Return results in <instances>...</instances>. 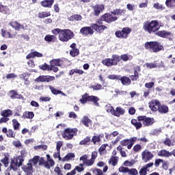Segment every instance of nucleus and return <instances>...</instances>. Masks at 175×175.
<instances>
[{
    "instance_id": "12",
    "label": "nucleus",
    "mask_w": 175,
    "mask_h": 175,
    "mask_svg": "<svg viewBox=\"0 0 175 175\" xmlns=\"http://www.w3.org/2000/svg\"><path fill=\"white\" fill-rule=\"evenodd\" d=\"M22 165H20V161H18V159H17L16 157H14L11 159L10 165L8 167V170H9L10 172L12 170H13V172H17V170H18V167Z\"/></svg>"
},
{
    "instance_id": "61",
    "label": "nucleus",
    "mask_w": 175,
    "mask_h": 175,
    "mask_svg": "<svg viewBox=\"0 0 175 175\" xmlns=\"http://www.w3.org/2000/svg\"><path fill=\"white\" fill-rule=\"evenodd\" d=\"M154 64H156V68H164L165 67V63L163 62H158V61H154Z\"/></svg>"
},
{
    "instance_id": "40",
    "label": "nucleus",
    "mask_w": 175,
    "mask_h": 175,
    "mask_svg": "<svg viewBox=\"0 0 175 175\" xmlns=\"http://www.w3.org/2000/svg\"><path fill=\"white\" fill-rule=\"evenodd\" d=\"M38 68L41 70H47L48 72H51V65H49L46 63L40 65Z\"/></svg>"
},
{
    "instance_id": "30",
    "label": "nucleus",
    "mask_w": 175,
    "mask_h": 175,
    "mask_svg": "<svg viewBox=\"0 0 175 175\" xmlns=\"http://www.w3.org/2000/svg\"><path fill=\"white\" fill-rule=\"evenodd\" d=\"M105 137V134L101 133L99 134L98 135H94L92 138V142H93L94 144H96V143H100V142H102V139Z\"/></svg>"
},
{
    "instance_id": "16",
    "label": "nucleus",
    "mask_w": 175,
    "mask_h": 175,
    "mask_svg": "<svg viewBox=\"0 0 175 175\" xmlns=\"http://www.w3.org/2000/svg\"><path fill=\"white\" fill-rule=\"evenodd\" d=\"M81 124L85 126V128H91L92 126V120L88 116H83L81 120Z\"/></svg>"
},
{
    "instance_id": "63",
    "label": "nucleus",
    "mask_w": 175,
    "mask_h": 175,
    "mask_svg": "<svg viewBox=\"0 0 175 175\" xmlns=\"http://www.w3.org/2000/svg\"><path fill=\"white\" fill-rule=\"evenodd\" d=\"M40 148L46 151L47 150V145H38L34 147V150H40Z\"/></svg>"
},
{
    "instance_id": "14",
    "label": "nucleus",
    "mask_w": 175,
    "mask_h": 175,
    "mask_svg": "<svg viewBox=\"0 0 175 175\" xmlns=\"http://www.w3.org/2000/svg\"><path fill=\"white\" fill-rule=\"evenodd\" d=\"M92 8L93 10V16L99 17V14L105 10V5L103 4H96L95 5H92Z\"/></svg>"
},
{
    "instance_id": "47",
    "label": "nucleus",
    "mask_w": 175,
    "mask_h": 175,
    "mask_svg": "<svg viewBox=\"0 0 175 175\" xmlns=\"http://www.w3.org/2000/svg\"><path fill=\"white\" fill-rule=\"evenodd\" d=\"M50 16H51L50 12H42L38 13L39 18H46V17H50Z\"/></svg>"
},
{
    "instance_id": "49",
    "label": "nucleus",
    "mask_w": 175,
    "mask_h": 175,
    "mask_svg": "<svg viewBox=\"0 0 175 175\" xmlns=\"http://www.w3.org/2000/svg\"><path fill=\"white\" fill-rule=\"evenodd\" d=\"M136 163V161L134 159L131 160L130 161L128 160H126L124 162V166H129V167H132Z\"/></svg>"
},
{
    "instance_id": "34",
    "label": "nucleus",
    "mask_w": 175,
    "mask_h": 175,
    "mask_svg": "<svg viewBox=\"0 0 175 175\" xmlns=\"http://www.w3.org/2000/svg\"><path fill=\"white\" fill-rule=\"evenodd\" d=\"M39 166H44L46 169H50V164H49L48 161H45L44 158L39 157L38 161Z\"/></svg>"
},
{
    "instance_id": "21",
    "label": "nucleus",
    "mask_w": 175,
    "mask_h": 175,
    "mask_svg": "<svg viewBox=\"0 0 175 175\" xmlns=\"http://www.w3.org/2000/svg\"><path fill=\"white\" fill-rule=\"evenodd\" d=\"M9 25L14 28L15 31H20V29H24V25L20 24V23L17 21H11L9 23Z\"/></svg>"
},
{
    "instance_id": "3",
    "label": "nucleus",
    "mask_w": 175,
    "mask_h": 175,
    "mask_svg": "<svg viewBox=\"0 0 175 175\" xmlns=\"http://www.w3.org/2000/svg\"><path fill=\"white\" fill-rule=\"evenodd\" d=\"M52 33L55 35V36L59 35L58 38L60 42H69V40L75 38V33L69 29H53L52 30Z\"/></svg>"
},
{
    "instance_id": "37",
    "label": "nucleus",
    "mask_w": 175,
    "mask_h": 175,
    "mask_svg": "<svg viewBox=\"0 0 175 175\" xmlns=\"http://www.w3.org/2000/svg\"><path fill=\"white\" fill-rule=\"evenodd\" d=\"M44 40H45V42H47L48 43H54V42H55V40H57V37H55V36H54V35L48 34V35L45 36Z\"/></svg>"
},
{
    "instance_id": "54",
    "label": "nucleus",
    "mask_w": 175,
    "mask_h": 175,
    "mask_svg": "<svg viewBox=\"0 0 175 175\" xmlns=\"http://www.w3.org/2000/svg\"><path fill=\"white\" fill-rule=\"evenodd\" d=\"M1 162L3 163L5 167H8V166H9V158L8 156H5L4 158L1 160Z\"/></svg>"
},
{
    "instance_id": "39",
    "label": "nucleus",
    "mask_w": 175,
    "mask_h": 175,
    "mask_svg": "<svg viewBox=\"0 0 175 175\" xmlns=\"http://www.w3.org/2000/svg\"><path fill=\"white\" fill-rule=\"evenodd\" d=\"M83 16L80 14H73L68 18L69 21H81Z\"/></svg>"
},
{
    "instance_id": "44",
    "label": "nucleus",
    "mask_w": 175,
    "mask_h": 175,
    "mask_svg": "<svg viewBox=\"0 0 175 175\" xmlns=\"http://www.w3.org/2000/svg\"><path fill=\"white\" fill-rule=\"evenodd\" d=\"M91 142V137L88 136L85 137L83 140L80 141L79 146H88V143Z\"/></svg>"
},
{
    "instance_id": "23",
    "label": "nucleus",
    "mask_w": 175,
    "mask_h": 175,
    "mask_svg": "<svg viewBox=\"0 0 175 175\" xmlns=\"http://www.w3.org/2000/svg\"><path fill=\"white\" fill-rule=\"evenodd\" d=\"M142 159H146V161H151L152 158H154V154L151 153V152L144 150L142 152Z\"/></svg>"
},
{
    "instance_id": "22",
    "label": "nucleus",
    "mask_w": 175,
    "mask_h": 175,
    "mask_svg": "<svg viewBox=\"0 0 175 175\" xmlns=\"http://www.w3.org/2000/svg\"><path fill=\"white\" fill-rule=\"evenodd\" d=\"M22 170L24 173H33V166L31 163H27L26 165H23L22 167Z\"/></svg>"
},
{
    "instance_id": "35",
    "label": "nucleus",
    "mask_w": 175,
    "mask_h": 175,
    "mask_svg": "<svg viewBox=\"0 0 175 175\" xmlns=\"http://www.w3.org/2000/svg\"><path fill=\"white\" fill-rule=\"evenodd\" d=\"M111 13L113 16H122V14H125V13H126V10L124 9L121 10V9L116 8L113 11H111Z\"/></svg>"
},
{
    "instance_id": "62",
    "label": "nucleus",
    "mask_w": 175,
    "mask_h": 175,
    "mask_svg": "<svg viewBox=\"0 0 175 175\" xmlns=\"http://www.w3.org/2000/svg\"><path fill=\"white\" fill-rule=\"evenodd\" d=\"M90 88H92L94 91H98L102 90V85L97 83L96 85H91Z\"/></svg>"
},
{
    "instance_id": "19",
    "label": "nucleus",
    "mask_w": 175,
    "mask_h": 175,
    "mask_svg": "<svg viewBox=\"0 0 175 175\" xmlns=\"http://www.w3.org/2000/svg\"><path fill=\"white\" fill-rule=\"evenodd\" d=\"M2 133H5L7 137L16 139V133H14V131H13V129H9L8 130V128L3 127L2 129Z\"/></svg>"
},
{
    "instance_id": "2",
    "label": "nucleus",
    "mask_w": 175,
    "mask_h": 175,
    "mask_svg": "<svg viewBox=\"0 0 175 175\" xmlns=\"http://www.w3.org/2000/svg\"><path fill=\"white\" fill-rule=\"evenodd\" d=\"M105 29H107L106 25H99L96 22V23H92L90 26H86L81 28L80 33L83 36H88V35H94V30L98 33H103Z\"/></svg>"
},
{
    "instance_id": "29",
    "label": "nucleus",
    "mask_w": 175,
    "mask_h": 175,
    "mask_svg": "<svg viewBox=\"0 0 175 175\" xmlns=\"http://www.w3.org/2000/svg\"><path fill=\"white\" fill-rule=\"evenodd\" d=\"M157 155L159 157H163L164 158H170V157H172V152L167 151L165 149L160 150Z\"/></svg>"
},
{
    "instance_id": "50",
    "label": "nucleus",
    "mask_w": 175,
    "mask_h": 175,
    "mask_svg": "<svg viewBox=\"0 0 175 175\" xmlns=\"http://www.w3.org/2000/svg\"><path fill=\"white\" fill-rule=\"evenodd\" d=\"M73 158H75V153L69 152L64 157V162L70 161V159H73Z\"/></svg>"
},
{
    "instance_id": "51",
    "label": "nucleus",
    "mask_w": 175,
    "mask_h": 175,
    "mask_svg": "<svg viewBox=\"0 0 175 175\" xmlns=\"http://www.w3.org/2000/svg\"><path fill=\"white\" fill-rule=\"evenodd\" d=\"M165 5H166L167 8H174L175 0H166Z\"/></svg>"
},
{
    "instance_id": "53",
    "label": "nucleus",
    "mask_w": 175,
    "mask_h": 175,
    "mask_svg": "<svg viewBox=\"0 0 175 175\" xmlns=\"http://www.w3.org/2000/svg\"><path fill=\"white\" fill-rule=\"evenodd\" d=\"M153 8L157 9V10H165V6L163 5L160 4L159 3H156L153 5Z\"/></svg>"
},
{
    "instance_id": "24",
    "label": "nucleus",
    "mask_w": 175,
    "mask_h": 175,
    "mask_svg": "<svg viewBox=\"0 0 175 175\" xmlns=\"http://www.w3.org/2000/svg\"><path fill=\"white\" fill-rule=\"evenodd\" d=\"M125 114V109H124L121 107H117L116 109H114L113 116L114 117H121V116H124Z\"/></svg>"
},
{
    "instance_id": "4",
    "label": "nucleus",
    "mask_w": 175,
    "mask_h": 175,
    "mask_svg": "<svg viewBox=\"0 0 175 175\" xmlns=\"http://www.w3.org/2000/svg\"><path fill=\"white\" fill-rule=\"evenodd\" d=\"M144 47L146 50H148L150 53H159V51L165 50L163 45L158 41L146 42L144 44Z\"/></svg>"
},
{
    "instance_id": "60",
    "label": "nucleus",
    "mask_w": 175,
    "mask_h": 175,
    "mask_svg": "<svg viewBox=\"0 0 175 175\" xmlns=\"http://www.w3.org/2000/svg\"><path fill=\"white\" fill-rule=\"evenodd\" d=\"M120 173H129V168L126 167H120L118 169Z\"/></svg>"
},
{
    "instance_id": "10",
    "label": "nucleus",
    "mask_w": 175,
    "mask_h": 175,
    "mask_svg": "<svg viewBox=\"0 0 175 175\" xmlns=\"http://www.w3.org/2000/svg\"><path fill=\"white\" fill-rule=\"evenodd\" d=\"M137 142V137H131L130 139H126L120 141V144L122 147H125L127 146L128 150H131L132 147H133V144Z\"/></svg>"
},
{
    "instance_id": "41",
    "label": "nucleus",
    "mask_w": 175,
    "mask_h": 175,
    "mask_svg": "<svg viewBox=\"0 0 175 175\" xmlns=\"http://www.w3.org/2000/svg\"><path fill=\"white\" fill-rule=\"evenodd\" d=\"M108 163H109V165H112V166H116L117 163H118V157L112 156L109 159Z\"/></svg>"
},
{
    "instance_id": "6",
    "label": "nucleus",
    "mask_w": 175,
    "mask_h": 175,
    "mask_svg": "<svg viewBox=\"0 0 175 175\" xmlns=\"http://www.w3.org/2000/svg\"><path fill=\"white\" fill-rule=\"evenodd\" d=\"M121 62V58L118 55H112L111 58H106L102 61L103 65L105 66L110 67V66H117L118 63Z\"/></svg>"
},
{
    "instance_id": "26",
    "label": "nucleus",
    "mask_w": 175,
    "mask_h": 175,
    "mask_svg": "<svg viewBox=\"0 0 175 175\" xmlns=\"http://www.w3.org/2000/svg\"><path fill=\"white\" fill-rule=\"evenodd\" d=\"M36 57L38 58H42V57H43V54L38 51L31 52L26 56V59H31V58H35Z\"/></svg>"
},
{
    "instance_id": "56",
    "label": "nucleus",
    "mask_w": 175,
    "mask_h": 175,
    "mask_svg": "<svg viewBox=\"0 0 175 175\" xmlns=\"http://www.w3.org/2000/svg\"><path fill=\"white\" fill-rule=\"evenodd\" d=\"M144 65L148 69H154V68H157L155 62L153 63H146Z\"/></svg>"
},
{
    "instance_id": "55",
    "label": "nucleus",
    "mask_w": 175,
    "mask_h": 175,
    "mask_svg": "<svg viewBox=\"0 0 175 175\" xmlns=\"http://www.w3.org/2000/svg\"><path fill=\"white\" fill-rule=\"evenodd\" d=\"M114 107L113 106L109 105L106 106V111L107 113H110L111 116H114Z\"/></svg>"
},
{
    "instance_id": "11",
    "label": "nucleus",
    "mask_w": 175,
    "mask_h": 175,
    "mask_svg": "<svg viewBox=\"0 0 175 175\" xmlns=\"http://www.w3.org/2000/svg\"><path fill=\"white\" fill-rule=\"evenodd\" d=\"M137 121H141L144 126H150L154 124V118L146 116H139L137 117Z\"/></svg>"
},
{
    "instance_id": "5",
    "label": "nucleus",
    "mask_w": 175,
    "mask_h": 175,
    "mask_svg": "<svg viewBox=\"0 0 175 175\" xmlns=\"http://www.w3.org/2000/svg\"><path fill=\"white\" fill-rule=\"evenodd\" d=\"M118 20V17L113 16V14L105 13L103 14L100 18L97 19L96 23H97L98 25H104L103 21L107 23V24H111V23H114Z\"/></svg>"
},
{
    "instance_id": "8",
    "label": "nucleus",
    "mask_w": 175,
    "mask_h": 175,
    "mask_svg": "<svg viewBox=\"0 0 175 175\" xmlns=\"http://www.w3.org/2000/svg\"><path fill=\"white\" fill-rule=\"evenodd\" d=\"M77 129L74 128H67L65 129L64 131L62 133V137L65 140H72L73 139L74 136H76L77 135Z\"/></svg>"
},
{
    "instance_id": "58",
    "label": "nucleus",
    "mask_w": 175,
    "mask_h": 175,
    "mask_svg": "<svg viewBox=\"0 0 175 175\" xmlns=\"http://www.w3.org/2000/svg\"><path fill=\"white\" fill-rule=\"evenodd\" d=\"M140 70H142V69L139 66L134 67V76L139 78V72H140Z\"/></svg>"
},
{
    "instance_id": "59",
    "label": "nucleus",
    "mask_w": 175,
    "mask_h": 175,
    "mask_svg": "<svg viewBox=\"0 0 175 175\" xmlns=\"http://www.w3.org/2000/svg\"><path fill=\"white\" fill-rule=\"evenodd\" d=\"M95 163V161L92 160V159L86 160V162H84L83 164L85 165V166H92Z\"/></svg>"
},
{
    "instance_id": "33",
    "label": "nucleus",
    "mask_w": 175,
    "mask_h": 175,
    "mask_svg": "<svg viewBox=\"0 0 175 175\" xmlns=\"http://www.w3.org/2000/svg\"><path fill=\"white\" fill-rule=\"evenodd\" d=\"M26 155L27 151L25 149H23L21 151V155L16 157L18 159V160H19V165H23V162H24V158H25Z\"/></svg>"
},
{
    "instance_id": "48",
    "label": "nucleus",
    "mask_w": 175,
    "mask_h": 175,
    "mask_svg": "<svg viewBox=\"0 0 175 175\" xmlns=\"http://www.w3.org/2000/svg\"><path fill=\"white\" fill-rule=\"evenodd\" d=\"M1 36H3V38H8L9 39H12V38H13V35H12V33L3 29H2L1 31Z\"/></svg>"
},
{
    "instance_id": "13",
    "label": "nucleus",
    "mask_w": 175,
    "mask_h": 175,
    "mask_svg": "<svg viewBox=\"0 0 175 175\" xmlns=\"http://www.w3.org/2000/svg\"><path fill=\"white\" fill-rule=\"evenodd\" d=\"M55 80V77L49 75H40L35 79L36 83H50Z\"/></svg>"
},
{
    "instance_id": "7",
    "label": "nucleus",
    "mask_w": 175,
    "mask_h": 175,
    "mask_svg": "<svg viewBox=\"0 0 175 175\" xmlns=\"http://www.w3.org/2000/svg\"><path fill=\"white\" fill-rule=\"evenodd\" d=\"M98 100H100L99 97L96 96H90L88 93H85L82 95L79 102L82 103V105H85L87 102H92L94 106L98 107L99 106V103H98Z\"/></svg>"
},
{
    "instance_id": "25",
    "label": "nucleus",
    "mask_w": 175,
    "mask_h": 175,
    "mask_svg": "<svg viewBox=\"0 0 175 175\" xmlns=\"http://www.w3.org/2000/svg\"><path fill=\"white\" fill-rule=\"evenodd\" d=\"M119 80L121 81L122 85H131L132 84V81L126 76H120Z\"/></svg>"
},
{
    "instance_id": "32",
    "label": "nucleus",
    "mask_w": 175,
    "mask_h": 175,
    "mask_svg": "<svg viewBox=\"0 0 175 175\" xmlns=\"http://www.w3.org/2000/svg\"><path fill=\"white\" fill-rule=\"evenodd\" d=\"M49 90H51V92L53 94V95H62L63 96H66V94L64 93L61 90H58L57 89H55V88L53 87V86H49Z\"/></svg>"
},
{
    "instance_id": "28",
    "label": "nucleus",
    "mask_w": 175,
    "mask_h": 175,
    "mask_svg": "<svg viewBox=\"0 0 175 175\" xmlns=\"http://www.w3.org/2000/svg\"><path fill=\"white\" fill-rule=\"evenodd\" d=\"M34 117L35 113H33V111H28L23 112V114L22 116V118H23L24 120H32V118H33Z\"/></svg>"
},
{
    "instance_id": "27",
    "label": "nucleus",
    "mask_w": 175,
    "mask_h": 175,
    "mask_svg": "<svg viewBox=\"0 0 175 175\" xmlns=\"http://www.w3.org/2000/svg\"><path fill=\"white\" fill-rule=\"evenodd\" d=\"M157 111L160 113V114H167V113H169V107L161 103Z\"/></svg>"
},
{
    "instance_id": "46",
    "label": "nucleus",
    "mask_w": 175,
    "mask_h": 175,
    "mask_svg": "<svg viewBox=\"0 0 175 175\" xmlns=\"http://www.w3.org/2000/svg\"><path fill=\"white\" fill-rule=\"evenodd\" d=\"M12 122L14 131H20V123L18 122V121H17V120L16 119H13L12 120Z\"/></svg>"
},
{
    "instance_id": "18",
    "label": "nucleus",
    "mask_w": 175,
    "mask_h": 175,
    "mask_svg": "<svg viewBox=\"0 0 175 175\" xmlns=\"http://www.w3.org/2000/svg\"><path fill=\"white\" fill-rule=\"evenodd\" d=\"M77 45L75 42L70 45V47L71 49V50L70 51V55L71 57H77V55L80 54V50L77 48Z\"/></svg>"
},
{
    "instance_id": "52",
    "label": "nucleus",
    "mask_w": 175,
    "mask_h": 175,
    "mask_svg": "<svg viewBox=\"0 0 175 175\" xmlns=\"http://www.w3.org/2000/svg\"><path fill=\"white\" fill-rule=\"evenodd\" d=\"M142 149L143 148L142 147V145L137 144L133 146V151L134 152H140V151H142Z\"/></svg>"
},
{
    "instance_id": "15",
    "label": "nucleus",
    "mask_w": 175,
    "mask_h": 175,
    "mask_svg": "<svg viewBox=\"0 0 175 175\" xmlns=\"http://www.w3.org/2000/svg\"><path fill=\"white\" fill-rule=\"evenodd\" d=\"M159 106H161V102L158 100H152L148 103V107L152 111H158Z\"/></svg>"
},
{
    "instance_id": "43",
    "label": "nucleus",
    "mask_w": 175,
    "mask_h": 175,
    "mask_svg": "<svg viewBox=\"0 0 175 175\" xmlns=\"http://www.w3.org/2000/svg\"><path fill=\"white\" fill-rule=\"evenodd\" d=\"M61 59H54L51 60V66H61Z\"/></svg>"
},
{
    "instance_id": "38",
    "label": "nucleus",
    "mask_w": 175,
    "mask_h": 175,
    "mask_svg": "<svg viewBox=\"0 0 175 175\" xmlns=\"http://www.w3.org/2000/svg\"><path fill=\"white\" fill-rule=\"evenodd\" d=\"M0 13H3V14H10V9H9L8 5L0 4Z\"/></svg>"
},
{
    "instance_id": "42",
    "label": "nucleus",
    "mask_w": 175,
    "mask_h": 175,
    "mask_svg": "<svg viewBox=\"0 0 175 175\" xmlns=\"http://www.w3.org/2000/svg\"><path fill=\"white\" fill-rule=\"evenodd\" d=\"M39 162V156H34L32 159H29L28 163L36 166Z\"/></svg>"
},
{
    "instance_id": "45",
    "label": "nucleus",
    "mask_w": 175,
    "mask_h": 175,
    "mask_svg": "<svg viewBox=\"0 0 175 175\" xmlns=\"http://www.w3.org/2000/svg\"><path fill=\"white\" fill-rule=\"evenodd\" d=\"M12 114V112L10 109H5L1 113V116H2V117H5L6 118H8V117H10Z\"/></svg>"
},
{
    "instance_id": "64",
    "label": "nucleus",
    "mask_w": 175,
    "mask_h": 175,
    "mask_svg": "<svg viewBox=\"0 0 175 175\" xmlns=\"http://www.w3.org/2000/svg\"><path fill=\"white\" fill-rule=\"evenodd\" d=\"M154 85H155V83H154L153 81L145 83V87L146 88H148V90H150V88H152Z\"/></svg>"
},
{
    "instance_id": "1",
    "label": "nucleus",
    "mask_w": 175,
    "mask_h": 175,
    "mask_svg": "<svg viewBox=\"0 0 175 175\" xmlns=\"http://www.w3.org/2000/svg\"><path fill=\"white\" fill-rule=\"evenodd\" d=\"M143 29L149 35H156L159 38H162L163 39H166L169 36H172V32L167 31L166 30H160L161 25H159V22L157 20L147 21L143 23Z\"/></svg>"
},
{
    "instance_id": "20",
    "label": "nucleus",
    "mask_w": 175,
    "mask_h": 175,
    "mask_svg": "<svg viewBox=\"0 0 175 175\" xmlns=\"http://www.w3.org/2000/svg\"><path fill=\"white\" fill-rule=\"evenodd\" d=\"M11 99H24L23 94H20L17 92V90H12L9 92Z\"/></svg>"
},
{
    "instance_id": "31",
    "label": "nucleus",
    "mask_w": 175,
    "mask_h": 175,
    "mask_svg": "<svg viewBox=\"0 0 175 175\" xmlns=\"http://www.w3.org/2000/svg\"><path fill=\"white\" fill-rule=\"evenodd\" d=\"M54 3V0H44L40 1V5L43 8H51Z\"/></svg>"
},
{
    "instance_id": "36",
    "label": "nucleus",
    "mask_w": 175,
    "mask_h": 175,
    "mask_svg": "<svg viewBox=\"0 0 175 175\" xmlns=\"http://www.w3.org/2000/svg\"><path fill=\"white\" fill-rule=\"evenodd\" d=\"M131 122L132 125L135 126L137 131L140 129L143 126V124H142V121H137V120L136 119H132Z\"/></svg>"
},
{
    "instance_id": "9",
    "label": "nucleus",
    "mask_w": 175,
    "mask_h": 175,
    "mask_svg": "<svg viewBox=\"0 0 175 175\" xmlns=\"http://www.w3.org/2000/svg\"><path fill=\"white\" fill-rule=\"evenodd\" d=\"M132 32V29L129 27H123L121 30H118L115 32V36L118 39H128L129 35Z\"/></svg>"
},
{
    "instance_id": "17",
    "label": "nucleus",
    "mask_w": 175,
    "mask_h": 175,
    "mask_svg": "<svg viewBox=\"0 0 175 175\" xmlns=\"http://www.w3.org/2000/svg\"><path fill=\"white\" fill-rule=\"evenodd\" d=\"M154 166V163H149L142 166L139 171V175H147V172H150V167Z\"/></svg>"
},
{
    "instance_id": "57",
    "label": "nucleus",
    "mask_w": 175,
    "mask_h": 175,
    "mask_svg": "<svg viewBox=\"0 0 175 175\" xmlns=\"http://www.w3.org/2000/svg\"><path fill=\"white\" fill-rule=\"evenodd\" d=\"M129 175H137L139 174V172H137V170L136 168H131L129 169Z\"/></svg>"
}]
</instances>
